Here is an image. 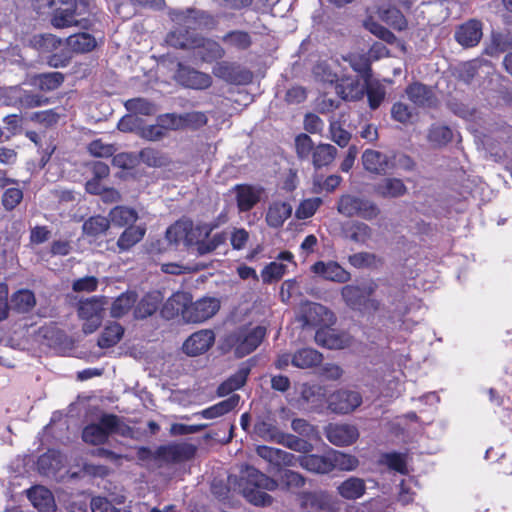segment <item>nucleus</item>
<instances>
[{"mask_svg":"<svg viewBox=\"0 0 512 512\" xmlns=\"http://www.w3.org/2000/svg\"><path fill=\"white\" fill-rule=\"evenodd\" d=\"M383 462L387 467L402 475L408 473L407 461L404 454L399 452H389L383 455Z\"/></svg>","mask_w":512,"mask_h":512,"instance_id":"nucleus-56","label":"nucleus"},{"mask_svg":"<svg viewBox=\"0 0 512 512\" xmlns=\"http://www.w3.org/2000/svg\"><path fill=\"white\" fill-rule=\"evenodd\" d=\"M330 461L332 464V471L339 469L341 471L355 470L359 465L357 457L347 454L338 450L330 451Z\"/></svg>","mask_w":512,"mask_h":512,"instance_id":"nucleus-45","label":"nucleus"},{"mask_svg":"<svg viewBox=\"0 0 512 512\" xmlns=\"http://www.w3.org/2000/svg\"><path fill=\"white\" fill-rule=\"evenodd\" d=\"M162 301L163 297L159 291L146 293L134 307V317L145 319L152 316L157 312Z\"/></svg>","mask_w":512,"mask_h":512,"instance_id":"nucleus-28","label":"nucleus"},{"mask_svg":"<svg viewBox=\"0 0 512 512\" xmlns=\"http://www.w3.org/2000/svg\"><path fill=\"white\" fill-rule=\"evenodd\" d=\"M137 294L135 292H125L118 296L112 303L110 314L113 318H121L126 315L135 305Z\"/></svg>","mask_w":512,"mask_h":512,"instance_id":"nucleus-44","label":"nucleus"},{"mask_svg":"<svg viewBox=\"0 0 512 512\" xmlns=\"http://www.w3.org/2000/svg\"><path fill=\"white\" fill-rule=\"evenodd\" d=\"M483 37V23L476 19H469L458 25L454 32L455 41L463 48L477 46Z\"/></svg>","mask_w":512,"mask_h":512,"instance_id":"nucleus-14","label":"nucleus"},{"mask_svg":"<svg viewBox=\"0 0 512 512\" xmlns=\"http://www.w3.org/2000/svg\"><path fill=\"white\" fill-rule=\"evenodd\" d=\"M360 197L345 194L342 195L337 204V210L346 217L356 216Z\"/></svg>","mask_w":512,"mask_h":512,"instance_id":"nucleus-59","label":"nucleus"},{"mask_svg":"<svg viewBox=\"0 0 512 512\" xmlns=\"http://www.w3.org/2000/svg\"><path fill=\"white\" fill-rule=\"evenodd\" d=\"M366 492V484L363 479L351 476L337 486V493L346 500L361 498Z\"/></svg>","mask_w":512,"mask_h":512,"instance_id":"nucleus-32","label":"nucleus"},{"mask_svg":"<svg viewBox=\"0 0 512 512\" xmlns=\"http://www.w3.org/2000/svg\"><path fill=\"white\" fill-rule=\"evenodd\" d=\"M379 261L375 254L369 252H358L348 257L349 264L357 269L376 267Z\"/></svg>","mask_w":512,"mask_h":512,"instance_id":"nucleus-58","label":"nucleus"},{"mask_svg":"<svg viewBox=\"0 0 512 512\" xmlns=\"http://www.w3.org/2000/svg\"><path fill=\"white\" fill-rule=\"evenodd\" d=\"M278 481L267 476L253 466H245L240 472L238 487L243 497L252 505L267 507L273 503V497L266 491H275Z\"/></svg>","mask_w":512,"mask_h":512,"instance_id":"nucleus-1","label":"nucleus"},{"mask_svg":"<svg viewBox=\"0 0 512 512\" xmlns=\"http://www.w3.org/2000/svg\"><path fill=\"white\" fill-rule=\"evenodd\" d=\"M348 231L350 239L357 243H365L372 235V229L363 222L353 223Z\"/></svg>","mask_w":512,"mask_h":512,"instance_id":"nucleus-63","label":"nucleus"},{"mask_svg":"<svg viewBox=\"0 0 512 512\" xmlns=\"http://www.w3.org/2000/svg\"><path fill=\"white\" fill-rule=\"evenodd\" d=\"M253 431L255 435L267 442H276L282 432L278 426L276 415L271 411L257 416Z\"/></svg>","mask_w":512,"mask_h":512,"instance_id":"nucleus-20","label":"nucleus"},{"mask_svg":"<svg viewBox=\"0 0 512 512\" xmlns=\"http://www.w3.org/2000/svg\"><path fill=\"white\" fill-rule=\"evenodd\" d=\"M292 206L281 200L272 201L267 209L265 221L269 227L279 228L291 216Z\"/></svg>","mask_w":512,"mask_h":512,"instance_id":"nucleus-24","label":"nucleus"},{"mask_svg":"<svg viewBox=\"0 0 512 512\" xmlns=\"http://www.w3.org/2000/svg\"><path fill=\"white\" fill-rule=\"evenodd\" d=\"M109 228V218L102 215H95L89 217L87 220L84 221L82 226L84 235L94 240L99 238L101 235L105 234Z\"/></svg>","mask_w":512,"mask_h":512,"instance_id":"nucleus-39","label":"nucleus"},{"mask_svg":"<svg viewBox=\"0 0 512 512\" xmlns=\"http://www.w3.org/2000/svg\"><path fill=\"white\" fill-rule=\"evenodd\" d=\"M65 80L61 72L40 73L34 77V83L42 91H53L59 88Z\"/></svg>","mask_w":512,"mask_h":512,"instance_id":"nucleus-46","label":"nucleus"},{"mask_svg":"<svg viewBox=\"0 0 512 512\" xmlns=\"http://www.w3.org/2000/svg\"><path fill=\"white\" fill-rule=\"evenodd\" d=\"M287 273V266L277 261H272L261 270V278L264 284H272L280 281Z\"/></svg>","mask_w":512,"mask_h":512,"instance_id":"nucleus-48","label":"nucleus"},{"mask_svg":"<svg viewBox=\"0 0 512 512\" xmlns=\"http://www.w3.org/2000/svg\"><path fill=\"white\" fill-rule=\"evenodd\" d=\"M139 158L145 165L153 168L167 167L171 164V159L166 153L151 147L140 150Z\"/></svg>","mask_w":512,"mask_h":512,"instance_id":"nucleus-43","label":"nucleus"},{"mask_svg":"<svg viewBox=\"0 0 512 512\" xmlns=\"http://www.w3.org/2000/svg\"><path fill=\"white\" fill-rule=\"evenodd\" d=\"M195 454L196 447L192 444L181 443L160 445L154 451V460L176 464L192 459Z\"/></svg>","mask_w":512,"mask_h":512,"instance_id":"nucleus-12","label":"nucleus"},{"mask_svg":"<svg viewBox=\"0 0 512 512\" xmlns=\"http://www.w3.org/2000/svg\"><path fill=\"white\" fill-rule=\"evenodd\" d=\"M381 18L388 25L398 31H402L407 28V20L405 16L395 7L384 10L381 14Z\"/></svg>","mask_w":512,"mask_h":512,"instance_id":"nucleus-55","label":"nucleus"},{"mask_svg":"<svg viewBox=\"0 0 512 512\" xmlns=\"http://www.w3.org/2000/svg\"><path fill=\"white\" fill-rule=\"evenodd\" d=\"M337 155V149L331 144L320 143L316 145L311 161L316 170L330 165Z\"/></svg>","mask_w":512,"mask_h":512,"instance_id":"nucleus-41","label":"nucleus"},{"mask_svg":"<svg viewBox=\"0 0 512 512\" xmlns=\"http://www.w3.org/2000/svg\"><path fill=\"white\" fill-rule=\"evenodd\" d=\"M214 342V332L210 329H202L193 333L185 340L183 351L189 356H198L207 352Z\"/></svg>","mask_w":512,"mask_h":512,"instance_id":"nucleus-18","label":"nucleus"},{"mask_svg":"<svg viewBox=\"0 0 512 512\" xmlns=\"http://www.w3.org/2000/svg\"><path fill=\"white\" fill-rule=\"evenodd\" d=\"M265 335L266 328L263 326L239 332L235 342V354L240 358L249 355L262 343Z\"/></svg>","mask_w":512,"mask_h":512,"instance_id":"nucleus-15","label":"nucleus"},{"mask_svg":"<svg viewBox=\"0 0 512 512\" xmlns=\"http://www.w3.org/2000/svg\"><path fill=\"white\" fill-rule=\"evenodd\" d=\"M311 271L325 280L336 283H347L351 280V273L336 261H317L311 266Z\"/></svg>","mask_w":512,"mask_h":512,"instance_id":"nucleus-21","label":"nucleus"},{"mask_svg":"<svg viewBox=\"0 0 512 512\" xmlns=\"http://www.w3.org/2000/svg\"><path fill=\"white\" fill-rule=\"evenodd\" d=\"M361 159L364 169L371 174L384 176L391 172V157L387 154L366 149Z\"/></svg>","mask_w":512,"mask_h":512,"instance_id":"nucleus-19","label":"nucleus"},{"mask_svg":"<svg viewBox=\"0 0 512 512\" xmlns=\"http://www.w3.org/2000/svg\"><path fill=\"white\" fill-rule=\"evenodd\" d=\"M124 106L130 113L145 116L152 115L155 111L154 105L147 99L141 97L126 100Z\"/></svg>","mask_w":512,"mask_h":512,"instance_id":"nucleus-52","label":"nucleus"},{"mask_svg":"<svg viewBox=\"0 0 512 512\" xmlns=\"http://www.w3.org/2000/svg\"><path fill=\"white\" fill-rule=\"evenodd\" d=\"M378 285L369 280L360 284H347L341 288V297L350 309L362 313H375L380 309L381 303L373 298Z\"/></svg>","mask_w":512,"mask_h":512,"instance_id":"nucleus-4","label":"nucleus"},{"mask_svg":"<svg viewBox=\"0 0 512 512\" xmlns=\"http://www.w3.org/2000/svg\"><path fill=\"white\" fill-rule=\"evenodd\" d=\"M251 368L252 365L249 362L241 363L238 370L218 386V396L224 397L242 388L247 382Z\"/></svg>","mask_w":512,"mask_h":512,"instance_id":"nucleus-23","label":"nucleus"},{"mask_svg":"<svg viewBox=\"0 0 512 512\" xmlns=\"http://www.w3.org/2000/svg\"><path fill=\"white\" fill-rule=\"evenodd\" d=\"M223 43L230 49L246 51L253 44L252 36L245 30H230L222 36Z\"/></svg>","mask_w":512,"mask_h":512,"instance_id":"nucleus-34","label":"nucleus"},{"mask_svg":"<svg viewBox=\"0 0 512 512\" xmlns=\"http://www.w3.org/2000/svg\"><path fill=\"white\" fill-rule=\"evenodd\" d=\"M146 234L144 225L126 227L117 240V247L120 251H128L139 243Z\"/></svg>","mask_w":512,"mask_h":512,"instance_id":"nucleus-37","label":"nucleus"},{"mask_svg":"<svg viewBox=\"0 0 512 512\" xmlns=\"http://www.w3.org/2000/svg\"><path fill=\"white\" fill-rule=\"evenodd\" d=\"M239 401L240 396L238 394H232L229 398L207 407L197 412L195 415H199L204 419L218 418L234 410L239 404Z\"/></svg>","mask_w":512,"mask_h":512,"instance_id":"nucleus-30","label":"nucleus"},{"mask_svg":"<svg viewBox=\"0 0 512 512\" xmlns=\"http://www.w3.org/2000/svg\"><path fill=\"white\" fill-rule=\"evenodd\" d=\"M132 428L124 423L121 418L113 413H104L98 423H90L82 430V439L90 445L105 444L112 434L122 437H132Z\"/></svg>","mask_w":512,"mask_h":512,"instance_id":"nucleus-2","label":"nucleus"},{"mask_svg":"<svg viewBox=\"0 0 512 512\" xmlns=\"http://www.w3.org/2000/svg\"><path fill=\"white\" fill-rule=\"evenodd\" d=\"M19 105L24 109H32L49 104L50 99L34 91H24L19 96Z\"/></svg>","mask_w":512,"mask_h":512,"instance_id":"nucleus-53","label":"nucleus"},{"mask_svg":"<svg viewBox=\"0 0 512 512\" xmlns=\"http://www.w3.org/2000/svg\"><path fill=\"white\" fill-rule=\"evenodd\" d=\"M299 465L312 473L328 474L332 472L330 452L326 455L304 454L298 457Z\"/></svg>","mask_w":512,"mask_h":512,"instance_id":"nucleus-25","label":"nucleus"},{"mask_svg":"<svg viewBox=\"0 0 512 512\" xmlns=\"http://www.w3.org/2000/svg\"><path fill=\"white\" fill-rule=\"evenodd\" d=\"M23 190L11 187L4 190L1 196V204L5 211H13L23 200Z\"/></svg>","mask_w":512,"mask_h":512,"instance_id":"nucleus-54","label":"nucleus"},{"mask_svg":"<svg viewBox=\"0 0 512 512\" xmlns=\"http://www.w3.org/2000/svg\"><path fill=\"white\" fill-rule=\"evenodd\" d=\"M216 227L217 224L204 223L197 225L186 233L185 238L188 243L196 245L200 255L211 253L227 240L225 232H218L210 237V234Z\"/></svg>","mask_w":512,"mask_h":512,"instance_id":"nucleus-5","label":"nucleus"},{"mask_svg":"<svg viewBox=\"0 0 512 512\" xmlns=\"http://www.w3.org/2000/svg\"><path fill=\"white\" fill-rule=\"evenodd\" d=\"M350 66L360 77L367 82L372 78L371 63L364 55H352L350 57Z\"/></svg>","mask_w":512,"mask_h":512,"instance_id":"nucleus-57","label":"nucleus"},{"mask_svg":"<svg viewBox=\"0 0 512 512\" xmlns=\"http://www.w3.org/2000/svg\"><path fill=\"white\" fill-rule=\"evenodd\" d=\"M325 436L331 444L343 447L355 443L359 437V431L351 424L330 423L325 427Z\"/></svg>","mask_w":512,"mask_h":512,"instance_id":"nucleus-16","label":"nucleus"},{"mask_svg":"<svg viewBox=\"0 0 512 512\" xmlns=\"http://www.w3.org/2000/svg\"><path fill=\"white\" fill-rule=\"evenodd\" d=\"M232 191L235 193L238 211L246 213L260 202L265 189L261 185L241 183L234 185Z\"/></svg>","mask_w":512,"mask_h":512,"instance_id":"nucleus-13","label":"nucleus"},{"mask_svg":"<svg viewBox=\"0 0 512 512\" xmlns=\"http://www.w3.org/2000/svg\"><path fill=\"white\" fill-rule=\"evenodd\" d=\"M375 192L383 198H398L407 193V187L399 178H385L375 186Z\"/></svg>","mask_w":512,"mask_h":512,"instance_id":"nucleus-35","label":"nucleus"},{"mask_svg":"<svg viewBox=\"0 0 512 512\" xmlns=\"http://www.w3.org/2000/svg\"><path fill=\"white\" fill-rule=\"evenodd\" d=\"M405 93L416 107L432 108L437 104V98L433 90L421 82L416 81L407 85Z\"/></svg>","mask_w":512,"mask_h":512,"instance_id":"nucleus-22","label":"nucleus"},{"mask_svg":"<svg viewBox=\"0 0 512 512\" xmlns=\"http://www.w3.org/2000/svg\"><path fill=\"white\" fill-rule=\"evenodd\" d=\"M30 119L31 121L48 128L58 123L60 114L56 111V109H48L34 112Z\"/></svg>","mask_w":512,"mask_h":512,"instance_id":"nucleus-61","label":"nucleus"},{"mask_svg":"<svg viewBox=\"0 0 512 512\" xmlns=\"http://www.w3.org/2000/svg\"><path fill=\"white\" fill-rule=\"evenodd\" d=\"M66 43L75 53L91 52L97 45L95 37L87 32L70 35L67 37Z\"/></svg>","mask_w":512,"mask_h":512,"instance_id":"nucleus-40","label":"nucleus"},{"mask_svg":"<svg viewBox=\"0 0 512 512\" xmlns=\"http://www.w3.org/2000/svg\"><path fill=\"white\" fill-rule=\"evenodd\" d=\"M321 204L322 200L317 197L303 200L296 209V217L302 220L312 217Z\"/></svg>","mask_w":512,"mask_h":512,"instance_id":"nucleus-60","label":"nucleus"},{"mask_svg":"<svg viewBox=\"0 0 512 512\" xmlns=\"http://www.w3.org/2000/svg\"><path fill=\"white\" fill-rule=\"evenodd\" d=\"M360 392L349 389H339L327 398L329 410L336 414H349L362 404Z\"/></svg>","mask_w":512,"mask_h":512,"instance_id":"nucleus-11","label":"nucleus"},{"mask_svg":"<svg viewBox=\"0 0 512 512\" xmlns=\"http://www.w3.org/2000/svg\"><path fill=\"white\" fill-rule=\"evenodd\" d=\"M77 312L79 318L84 321L82 331L85 334H92L101 326L104 308L102 301L97 297L80 301Z\"/></svg>","mask_w":512,"mask_h":512,"instance_id":"nucleus-7","label":"nucleus"},{"mask_svg":"<svg viewBox=\"0 0 512 512\" xmlns=\"http://www.w3.org/2000/svg\"><path fill=\"white\" fill-rule=\"evenodd\" d=\"M453 132L446 125H432L429 129L428 140L435 146L442 147L452 141Z\"/></svg>","mask_w":512,"mask_h":512,"instance_id":"nucleus-50","label":"nucleus"},{"mask_svg":"<svg viewBox=\"0 0 512 512\" xmlns=\"http://www.w3.org/2000/svg\"><path fill=\"white\" fill-rule=\"evenodd\" d=\"M212 72L218 79L232 85H247L253 80V73L236 62H217Z\"/></svg>","mask_w":512,"mask_h":512,"instance_id":"nucleus-8","label":"nucleus"},{"mask_svg":"<svg viewBox=\"0 0 512 512\" xmlns=\"http://www.w3.org/2000/svg\"><path fill=\"white\" fill-rule=\"evenodd\" d=\"M197 55L205 63H212L225 56L224 48L215 40L199 37L198 44H195Z\"/></svg>","mask_w":512,"mask_h":512,"instance_id":"nucleus-26","label":"nucleus"},{"mask_svg":"<svg viewBox=\"0 0 512 512\" xmlns=\"http://www.w3.org/2000/svg\"><path fill=\"white\" fill-rule=\"evenodd\" d=\"M27 498L39 511H48L54 503L51 491L41 485L29 488Z\"/></svg>","mask_w":512,"mask_h":512,"instance_id":"nucleus-36","label":"nucleus"},{"mask_svg":"<svg viewBox=\"0 0 512 512\" xmlns=\"http://www.w3.org/2000/svg\"><path fill=\"white\" fill-rule=\"evenodd\" d=\"M364 86L369 107L372 110H376L377 108H379V106L381 105L385 98V88L382 84L379 83V81L372 80L364 82Z\"/></svg>","mask_w":512,"mask_h":512,"instance_id":"nucleus-47","label":"nucleus"},{"mask_svg":"<svg viewBox=\"0 0 512 512\" xmlns=\"http://www.w3.org/2000/svg\"><path fill=\"white\" fill-rule=\"evenodd\" d=\"M334 502L326 491L303 492L300 507L304 512H331Z\"/></svg>","mask_w":512,"mask_h":512,"instance_id":"nucleus-17","label":"nucleus"},{"mask_svg":"<svg viewBox=\"0 0 512 512\" xmlns=\"http://www.w3.org/2000/svg\"><path fill=\"white\" fill-rule=\"evenodd\" d=\"M10 309L18 314H27L36 306V297L29 289H19L10 297Z\"/></svg>","mask_w":512,"mask_h":512,"instance_id":"nucleus-29","label":"nucleus"},{"mask_svg":"<svg viewBox=\"0 0 512 512\" xmlns=\"http://www.w3.org/2000/svg\"><path fill=\"white\" fill-rule=\"evenodd\" d=\"M323 360L320 352L312 348L299 349L292 356V365L301 368H312L318 366Z\"/></svg>","mask_w":512,"mask_h":512,"instance_id":"nucleus-38","label":"nucleus"},{"mask_svg":"<svg viewBox=\"0 0 512 512\" xmlns=\"http://www.w3.org/2000/svg\"><path fill=\"white\" fill-rule=\"evenodd\" d=\"M391 157V172L401 170L412 172L416 169V162L412 157L404 153H394Z\"/></svg>","mask_w":512,"mask_h":512,"instance_id":"nucleus-62","label":"nucleus"},{"mask_svg":"<svg viewBox=\"0 0 512 512\" xmlns=\"http://www.w3.org/2000/svg\"><path fill=\"white\" fill-rule=\"evenodd\" d=\"M195 23V17L190 14L184 16L182 22H178L168 33L166 42L177 49L195 50V44H198V39L202 36L197 32Z\"/></svg>","mask_w":512,"mask_h":512,"instance_id":"nucleus-6","label":"nucleus"},{"mask_svg":"<svg viewBox=\"0 0 512 512\" xmlns=\"http://www.w3.org/2000/svg\"><path fill=\"white\" fill-rule=\"evenodd\" d=\"M275 443L283 445L296 452L306 453L312 449V445L308 441L301 439L293 434L284 432H281Z\"/></svg>","mask_w":512,"mask_h":512,"instance_id":"nucleus-49","label":"nucleus"},{"mask_svg":"<svg viewBox=\"0 0 512 512\" xmlns=\"http://www.w3.org/2000/svg\"><path fill=\"white\" fill-rule=\"evenodd\" d=\"M174 78L181 86L193 90H206L212 86L213 79L208 73L199 71L179 62Z\"/></svg>","mask_w":512,"mask_h":512,"instance_id":"nucleus-10","label":"nucleus"},{"mask_svg":"<svg viewBox=\"0 0 512 512\" xmlns=\"http://www.w3.org/2000/svg\"><path fill=\"white\" fill-rule=\"evenodd\" d=\"M92 0H48L51 25L62 29L78 26L90 13Z\"/></svg>","mask_w":512,"mask_h":512,"instance_id":"nucleus-3","label":"nucleus"},{"mask_svg":"<svg viewBox=\"0 0 512 512\" xmlns=\"http://www.w3.org/2000/svg\"><path fill=\"white\" fill-rule=\"evenodd\" d=\"M315 341L318 345L328 349H342L347 345V339L330 327L317 329Z\"/></svg>","mask_w":512,"mask_h":512,"instance_id":"nucleus-31","label":"nucleus"},{"mask_svg":"<svg viewBox=\"0 0 512 512\" xmlns=\"http://www.w3.org/2000/svg\"><path fill=\"white\" fill-rule=\"evenodd\" d=\"M220 309V301L215 297H202L195 302L189 298L188 308L184 312L186 323H202L212 318Z\"/></svg>","mask_w":512,"mask_h":512,"instance_id":"nucleus-9","label":"nucleus"},{"mask_svg":"<svg viewBox=\"0 0 512 512\" xmlns=\"http://www.w3.org/2000/svg\"><path fill=\"white\" fill-rule=\"evenodd\" d=\"M35 46L44 52H52L62 45V40L53 34H43L34 37Z\"/></svg>","mask_w":512,"mask_h":512,"instance_id":"nucleus-64","label":"nucleus"},{"mask_svg":"<svg viewBox=\"0 0 512 512\" xmlns=\"http://www.w3.org/2000/svg\"><path fill=\"white\" fill-rule=\"evenodd\" d=\"M124 335V328L117 322L107 325L100 334L97 345L102 349L117 345Z\"/></svg>","mask_w":512,"mask_h":512,"instance_id":"nucleus-42","label":"nucleus"},{"mask_svg":"<svg viewBox=\"0 0 512 512\" xmlns=\"http://www.w3.org/2000/svg\"><path fill=\"white\" fill-rule=\"evenodd\" d=\"M316 145L314 144L312 138L305 133H301L295 138V149L297 157L300 160H306L311 158Z\"/></svg>","mask_w":512,"mask_h":512,"instance_id":"nucleus-51","label":"nucleus"},{"mask_svg":"<svg viewBox=\"0 0 512 512\" xmlns=\"http://www.w3.org/2000/svg\"><path fill=\"white\" fill-rule=\"evenodd\" d=\"M139 216L134 208L118 205L112 208L109 212L110 224L112 223L117 227H130L135 226Z\"/></svg>","mask_w":512,"mask_h":512,"instance_id":"nucleus-33","label":"nucleus"},{"mask_svg":"<svg viewBox=\"0 0 512 512\" xmlns=\"http://www.w3.org/2000/svg\"><path fill=\"white\" fill-rule=\"evenodd\" d=\"M189 297L186 293L177 292L170 296L163 304L160 313L164 319L171 320L181 315L184 320V312L188 308Z\"/></svg>","mask_w":512,"mask_h":512,"instance_id":"nucleus-27","label":"nucleus"}]
</instances>
